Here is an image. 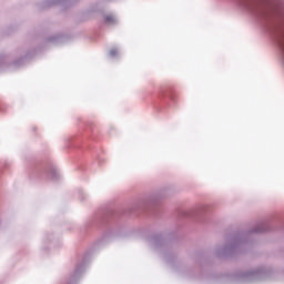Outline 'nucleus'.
Instances as JSON below:
<instances>
[{
	"label": "nucleus",
	"instance_id": "1",
	"mask_svg": "<svg viewBox=\"0 0 284 284\" xmlns=\"http://www.w3.org/2000/svg\"><path fill=\"white\" fill-rule=\"evenodd\" d=\"M105 22H106V23H114V17L108 16V17L105 18Z\"/></svg>",
	"mask_w": 284,
	"mask_h": 284
}]
</instances>
